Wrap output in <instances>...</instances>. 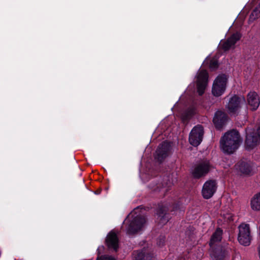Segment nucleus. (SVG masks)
I'll use <instances>...</instances> for the list:
<instances>
[{
    "instance_id": "f257e3e1",
    "label": "nucleus",
    "mask_w": 260,
    "mask_h": 260,
    "mask_svg": "<svg viewBox=\"0 0 260 260\" xmlns=\"http://www.w3.org/2000/svg\"><path fill=\"white\" fill-rule=\"evenodd\" d=\"M241 142L239 133L237 130L233 129L225 133L221 138L220 145L224 152L231 154L238 148Z\"/></svg>"
},
{
    "instance_id": "f03ea898",
    "label": "nucleus",
    "mask_w": 260,
    "mask_h": 260,
    "mask_svg": "<svg viewBox=\"0 0 260 260\" xmlns=\"http://www.w3.org/2000/svg\"><path fill=\"white\" fill-rule=\"evenodd\" d=\"M182 203L179 201H174L169 208L163 204H159L156 209V219L159 224H166L171 219L170 212H175L179 210Z\"/></svg>"
},
{
    "instance_id": "7ed1b4c3",
    "label": "nucleus",
    "mask_w": 260,
    "mask_h": 260,
    "mask_svg": "<svg viewBox=\"0 0 260 260\" xmlns=\"http://www.w3.org/2000/svg\"><path fill=\"white\" fill-rule=\"evenodd\" d=\"M212 168L209 160H204L196 165L192 171V175L194 179H200L206 176Z\"/></svg>"
},
{
    "instance_id": "20e7f679",
    "label": "nucleus",
    "mask_w": 260,
    "mask_h": 260,
    "mask_svg": "<svg viewBox=\"0 0 260 260\" xmlns=\"http://www.w3.org/2000/svg\"><path fill=\"white\" fill-rule=\"evenodd\" d=\"M227 82L228 77L225 74L218 75L213 84L212 94L215 96L221 95L225 90Z\"/></svg>"
},
{
    "instance_id": "39448f33",
    "label": "nucleus",
    "mask_w": 260,
    "mask_h": 260,
    "mask_svg": "<svg viewBox=\"0 0 260 260\" xmlns=\"http://www.w3.org/2000/svg\"><path fill=\"white\" fill-rule=\"evenodd\" d=\"M210 255L213 260H227L230 256L228 248L221 245L212 246Z\"/></svg>"
},
{
    "instance_id": "423d86ee",
    "label": "nucleus",
    "mask_w": 260,
    "mask_h": 260,
    "mask_svg": "<svg viewBox=\"0 0 260 260\" xmlns=\"http://www.w3.org/2000/svg\"><path fill=\"white\" fill-rule=\"evenodd\" d=\"M239 242L244 246L250 245L251 240L250 226L248 224L242 223L239 226L238 237Z\"/></svg>"
},
{
    "instance_id": "0eeeda50",
    "label": "nucleus",
    "mask_w": 260,
    "mask_h": 260,
    "mask_svg": "<svg viewBox=\"0 0 260 260\" xmlns=\"http://www.w3.org/2000/svg\"><path fill=\"white\" fill-rule=\"evenodd\" d=\"M204 134V127L198 124L191 131L189 136V143L194 147L198 146L202 142Z\"/></svg>"
},
{
    "instance_id": "6e6552de",
    "label": "nucleus",
    "mask_w": 260,
    "mask_h": 260,
    "mask_svg": "<svg viewBox=\"0 0 260 260\" xmlns=\"http://www.w3.org/2000/svg\"><path fill=\"white\" fill-rule=\"evenodd\" d=\"M145 222L146 219L143 216L138 215L135 216L128 224L127 233L129 235L136 234L141 230Z\"/></svg>"
},
{
    "instance_id": "1a4fd4ad",
    "label": "nucleus",
    "mask_w": 260,
    "mask_h": 260,
    "mask_svg": "<svg viewBox=\"0 0 260 260\" xmlns=\"http://www.w3.org/2000/svg\"><path fill=\"white\" fill-rule=\"evenodd\" d=\"M242 37V35L240 32L236 31L233 33L226 40L220 42V49L224 52L228 51L231 48H234L236 43L239 41Z\"/></svg>"
},
{
    "instance_id": "9d476101",
    "label": "nucleus",
    "mask_w": 260,
    "mask_h": 260,
    "mask_svg": "<svg viewBox=\"0 0 260 260\" xmlns=\"http://www.w3.org/2000/svg\"><path fill=\"white\" fill-rule=\"evenodd\" d=\"M209 75L205 70H201L197 77V92L199 95H202L208 84Z\"/></svg>"
},
{
    "instance_id": "9b49d317",
    "label": "nucleus",
    "mask_w": 260,
    "mask_h": 260,
    "mask_svg": "<svg viewBox=\"0 0 260 260\" xmlns=\"http://www.w3.org/2000/svg\"><path fill=\"white\" fill-rule=\"evenodd\" d=\"M217 189L215 180H209L206 181L202 188V194L205 199H209L213 197Z\"/></svg>"
},
{
    "instance_id": "f8f14e48",
    "label": "nucleus",
    "mask_w": 260,
    "mask_h": 260,
    "mask_svg": "<svg viewBox=\"0 0 260 260\" xmlns=\"http://www.w3.org/2000/svg\"><path fill=\"white\" fill-rule=\"evenodd\" d=\"M171 149V145L170 143L167 141L162 142L158 146L156 151V156L155 158L158 161L162 162L169 156Z\"/></svg>"
},
{
    "instance_id": "ddd939ff",
    "label": "nucleus",
    "mask_w": 260,
    "mask_h": 260,
    "mask_svg": "<svg viewBox=\"0 0 260 260\" xmlns=\"http://www.w3.org/2000/svg\"><path fill=\"white\" fill-rule=\"evenodd\" d=\"M171 149V145L170 143L167 141L162 142L158 146L156 151V156L155 158L158 161L162 162L169 156Z\"/></svg>"
},
{
    "instance_id": "4468645a",
    "label": "nucleus",
    "mask_w": 260,
    "mask_h": 260,
    "mask_svg": "<svg viewBox=\"0 0 260 260\" xmlns=\"http://www.w3.org/2000/svg\"><path fill=\"white\" fill-rule=\"evenodd\" d=\"M228 115L223 111H217L213 118V122L216 129H220L222 128L228 120Z\"/></svg>"
},
{
    "instance_id": "2eb2a0df",
    "label": "nucleus",
    "mask_w": 260,
    "mask_h": 260,
    "mask_svg": "<svg viewBox=\"0 0 260 260\" xmlns=\"http://www.w3.org/2000/svg\"><path fill=\"white\" fill-rule=\"evenodd\" d=\"M106 244L109 249H113L117 252L119 248V239L116 233L110 232L106 237Z\"/></svg>"
},
{
    "instance_id": "dca6fc26",
    "label": "nucleus",
    "mask_w": 260,
    "mask_h": 260,
    "mask_svg": "<svg viewBox=\"0 0 260 260\" xmlns=\"http://www.w3.org/2000/svg\"><path fill=\"white\" fill-rule=\"evenodd\" d=\"M156 181H158L157 183L152 187L154 190H159L161 188H167L166 191H168L171 189L172 186V182L168 176H164L162 178L160 176L159 178H155Z\"/></svg>"
},
{
    "instance_id": "f3484780",
    "label": "nucleus",
    "mask_w": 260,
    "mask_h": 260,
    "mask_svg": "<svg viewBox=\"0 0 260 260\" xmlns=\"http://www.w3.org/2000/svg\"><path fill=\"white\" fill-rule=\"evenodd\" d=\"M260 140L255 132L247 133L245 139V147L247 149H252L259 143Z\"/></svg>"
},
{
    "instance_id": "a211bd4d",
    "label": "nucleus",
    "mask_w": 260,
    "mask_h": 260,
    "mask_svg": "<svg viewBox=\"0 0 260 260\" xmlns=\"http://www.w3.org/2000/svg\"><path fill=\"white\" fill-rule=\"evenodd\" d=\"M241 98L237 95L232 96L229 101L227 108L230 113H235L240 108Z\"/></svg>"
},
{
    "instance_id": "6ab92c4d",
    "label": "nucleus",
    "mask_w": 260,
    "mask_h": 260,
    "mask_svg": "<svg viewBox=\"0 0 260 260\" xmlns=\"http://www.w3.org/2000/svg\"><path fill=\"white\" fill-rule=\"evenodd\" d=\"M133 260H154L153 254L146 250H134L133 252Z\"/></svg>"
},
{
    "instance_id": "aec40b11",
    "label": "nucleus",
    "mask_w": 260,
    "mask_h": 260,
    "mask_svg": "<svg viewBox=\"0 0 260 260\" xmlns=\"http://www.w3.org/2000/svg\"><path fill=\"white\" fill-rule=\"evenodd\" d=\"M237 169L241 173L249 175L252 171V163L250 161L241 160L236 165Z\"/></svg>"
},
{
    "instance_id": "412c9836",
    "label": "nucleus",
    "mask_w": 260,
    "mask_h": 260,
    "mask_svg": "<svg viewBox=\"0 0 260 260\" xmlns=\"http://www.w3.org/2000/svg\"><path fill=\"white\" fill-rule=\"evenodd\" d=\"M247 102L252 111L256 110L260 104L259 98L257 93L255 91L250 92L247 95Z\"/></svg>"
},
{
    "instance_id": "4be33fe9",
    "label": "nucleus",
    "mask_w": 260,
    "mask_h": 260,
    "mask_svg": "<svg viewBox=\"0 0 260 260\" xmlns=\"http://www.w3.org/2000/svg\"><path fill=\"white\" fill-rule=\"evenodd\" d=\"M222 233L223 231L221 228H218L216 229L211 237L209 242V245L210 247H212L215 243L221 241Z\"/></svg>"
},
{
    "instance_id": "5701e85b",
    "label": "nucleus",
    "mask_w": 260,
    "mask_h": 260,
    "mask_svg": "<svg viewBox=\"0 0 260 260\" xmlns=\"http://www.w3.org/2000/svg\"><path fill=\"white\" fill-rule=\"evenodd\" d=\"M251 207L255 211H260V192L256 193L251 200Z\"/></svg>"
},
{
    "instance_id": "b1692460",
    "label": "nucleus",
    "mask_w": 260,
    "mask_h": 260,
    "mask_svg": "<svg viewBox=\"0 0 260 260\" xmlns=\"http://www.w3.org/2000/svg\"><path fill=\"white\" fill-rule=\"evenodd\" d=\"M193 112L191 110H188L182 113L181 115V119L183 122H188L193 116Z\"/></svg>"
},
{
    "instance_id": "393cba45",
    "label": "nucleus",
    "mask_w": 260,
    "mask_h": 260,
    "mask_svg": "<svg viewBox=\"0 0 260 260\" xmlns=\"http://www.w3.org/2000/svg\"><path fill=\"white\" fill-rule=\"evenodd\" d=\"M259 17H260V8L256 7L251 12L249 21L252 22Z\"/></svg>"
},
{
    "instance_id": "a878e982",
    "label": "nucleus",
    "mask_w": 260,
    "mask_h": 260,
    "mask_svg": "<svg viewBox=\"0 0 260 260\" xmlns=\"http://www.w3.org/2000/svg\"><path fill=\"white\" fill-rule=\"evenodd\" d=\"M218 67L219 63L217 60L211 59L210 61L209 67L211 70H215L218 69Z\"/></svg>"
},
{
    "instance_id": "bb28decb",
    "label": "nucleus",
    "mask_w": 260,
    "mask_h": 260,
    "mask_svg": "<svg viewBox=\"0 0 260 260\" xmlns=\"http://www.w3.org/2000/svg\"><path fill=\"white\" fill-rule=\"evenodd\" d=\"M96 260H116L115 258L112 257L111 256H102L101 257H98L96 258Z\"/></svg>"
},
{
    "instance_id": "cd10ccee",
    "label": "nucleus",
    "mask_w": 260,
    "mask_h": 260,
    "mask_svg": "<svg viewBox=\"0 0 260 260\" xmlns=\"http://www.w3.org/2000/svg\"><path fill=\"white\" fill-rule=\"evenodd\" d=\"M101 191H102V188H98V189H96L95 191H94V193L95 194H100L101 193Z\"/></svg>"
},
{
    "instance_id": "c85d7f7f",
    "label": "nucleus",
    "mask_w": 260,
    "mask_h": 260,
    "mask_svg": "<svg viewBox=\"0 0 260 260\" xmlns=\"http://www.w3.org/2000/svg\"><path fill=\"white\" fill-rule=\"evenodd\" d=\"M97 251H98L99 254H100V252L99 251V248H98Z\"/></svg>"
}]
</instances>
